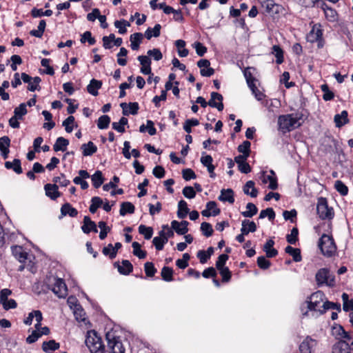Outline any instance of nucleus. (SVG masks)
<instances>
[{"mask_svg": "<svg viewBox=\"0 0 353 353\" xmlns=\"http://www.w3.org/2000/svg\"><path fill=\"white\" fill-rule=\"evenodd\" d=\"M81 149L82 150L83 155L85 157L91 156L97 151V147L92 141L83 144Z\"/></svg>", "mask_w": 353, "mask_h": 353, "instance_id": "29", "label": "nucleus"}, {"mask_svg": "<svg viewBox=\"0 0 353 353\" xmlns=\"http://www.w3.org/2000/svg\"><path fill=\"white\" fill-rule=\"evenodd\" d=\"M332 353H350V347L347 342L340 340L333 345Z\"/></svg>", "mask_w": 353, "mask_h": 353, "instance_id": "20", "label": "nucleus"}, {"mask_svg": "<svg viewBox=\"0 0 353 353\" xmlns=\"http://www.w3.org/2000/svg\"><path fill=\"white\" fill-rule=\"evenodd\" d=\"M272 53L276 58V63L281 64L283 62V51L279 46H273Z\"/></svg>", "mask_w": 353, "mask_h": 353, "instance_id": "44", "label": "nucleus"}, {"mask_svg": "<svg viewBox=\"0 0 353 353\" xmlns=\"http://www.w3.org/2000/svg\"><path fill=\"white\" fill-rule=\"evenodd\" d=\"M110 123V117L108 115H102L98 119L97 127L99 129H106L108 128Z\"/></svg>", "mask_w": 353, "mask_h": 353, "instance_id": "51", "label": "nucleus"}, {"mask_svg": "<svg viewBox=\"0 0 353 353\" xmlns=\"http://www.w3.org/2000/svg\"><path fill=\"white\" fill-rule=\"evenodd\" d=\"M45 190L46 195L50 199L55 200L60 196V193L58 191V185L56 184L48 183L45 185Z\"/></svg>", "mask_w": 353, "mask_h": 353, "instance_id": "23", "label": "nucleus"}, {"mask_svg": "<svg viewBox=\"0 0 353 353\" xmlns=\"http://www.w3.org/2000/svg\"><path fill=\"white\" fill-rule=\"evenodd\" d=\"M244 194L250 196L252 198H255L258 195V190L254 186V182L253 181H248L244 185L243 188Z\"/></svg>", "mask_w": 353, "mask_h": 353, "instance_id": "25", "label": "nucleus"}, {"mask_svg": "<svg viewBox=\"0 0 353 353\" xmlns=\"http://www.w3.org/2000/svg\"><path fill=\"white\" fill-rule=\"evenodd\" d=\"M91 180L93 184V186L95 188H99L103 183L104 178L103 176V174L101 171L97 170L95 173L91 176Z\"/></svg>", "mask_w": 353, "mask_h": 353, "instance_id": "41", "label": "nucleus"}, {"mask_svg": "<svg viewBox=\"0 0 353 353\" xmlns=\"http://www.w3.org/2000/svg\"><path fill=\"white\" fill-rule=\"evenodd\" d=\"M46 285L59 298H65L68 295V288L62 279L50 276L46 279Z\"/></svg>", "mask_w": 353, "mask_h": 353, "instance_id": "4", "label": "nucleus"}, {"mask_svg": "<svg viewBox=\"0 0 353 353\" xmlns=\"http://www.w3.org/2000/svg\"><path fill=\"white\" fill-rule=\"evenodd\" d=\"M241 232L243 234H248L250 232H254L256 230V225L254 221L245 219L242 221Z\"/></svg>", "mask_w": 353, "mask_h": 353, "instance_id": "24", "label": "nucleus"}, {"mask_svg": "<svg viewBox=\"0 0 353 353\" xmlns=\"http://www.w3.org/2000/svg\"><path fill=\"white\" fill-rule=\"evenodd\" d=\"M27 114L26 104L21 103L18 107L14 108V114L16 117L22 119V117Z\"/></svg>", "mask_w": 353, "mask_h": 353, "instance_id": "58", "label": "nucleus"}, {"mask_svg": "<svg viewBox=\"0 0 353 353\" xmlns=\"http://www.w3.org/2000/svg\"><path fill=\"white\" fill-rule=\"evenodd\" d=\"M199 124V121L196 119H188L183 125V129L186 132L190 133L192 132L191 127L196 126Z\"/></svg>", "mask_w": 353, "mask_h": 353, "instance_id": "55", "label": "nucleus"}, {"mask_svg": "<svg viewBox=\"0 0 353 353\" xmlns=\"http://www.w3.org/2000/svg\"><path fill=\"white\" fill-rule=\"evenodd\" d=\"M41 79L39 77H35L33 78L31 83L28 84V90L30 92H34L35 90H40L41 86L39 83H41Z\"/></svg>", "mask_w": 353, "mask_h": 353, "instance_id": "53", "label": "nucleus"}, {"mask_svg": "<svg viewBox=\"0 0 353 353\" xmlns=\"http://www.w3.org/2000/svg\"><path fill=\"white\" fill-rule=\"evenodd\" d=\"M139 232L143 234L145 239H150L153 234V229L151 227H147L144 225L139 226Z\"/></svg>", "mask_w": 353, "mask_h": 353, "instance_id": "48", "label": "nucleus"}, {"mask_svg": "<svg viewBox=\"0 0 353 353\" xmlns=\"http://www.w3.org/2000/svg\"><path fill=\"white\" fill-rule=\"evenodd\" d=\"M114 26L119 29V32L121 34L127 32L126 26H130V23L125 19L114 21Z\"/></svg>", "mask_w": 353, "mask_h": 353, "instance_id": "52", "label": "nucleus"}, {"mask_svg": "<svg viewBox=\"0 0 353 353\" xmlns=\"http://www.w3.org/2000/svg\"><path fill=\"white\" fill-rule=\"evenodd\" d=\"M5 167L8 170H12L18 174H21L23 172L21 166V161L18 159H14L12 162L6 161L5 163Z\"/></svg>", "mask_w": 353, "mask_h": 353, "instance_id": "31", "label": "nucleus"}, {"mask_svg": "<svg viewBox=\"0 0 353 353\" xmlns=\"http://www.w3.org/2000/svg\"><path fill=\"white\" fill-rule=\"evenodd\" d=\"M188 222L187 221H182L179 222L177 221H172L171 222V227L175 232L180 235L185 234L188 231Z\"/></svg>", "mask_w": 353, "mask_h": 353, "instance_id": "13", "label": "nucleus"}, {"mask_svg": "<svg viewBox=\"0 0 353 353\" xmlns=\"http://www.w3.org/2000/svg\"><path fill=\"white\" fill-rule=\"evenodd\" d=\"M246 208L248 210L241 212V214L246 218L252 217L258 212L257 208L252 203H248L246 205Z\"/></svg>", "mask_w": 353, "mask_h": 353, "instance_id": "42", "label": "nucleus"}, {"mask_svg": "<svg viewBox=\"0 0 353 353\" xmlns=\"http://www.w3.org/2000/svg\"><path fill=\"white\" fill-rule=\"evenodd\" d=\"M189 213L188 204L184 200H181L178 203L177 216L179 219H184Z\"/></svg>", "mask_w": 353, "mask_h": 353, "instance_id": "38", "label": "nucleus"}, {"mask_svg": "<svg viewBox=\"0 0 353 353\" xmlns=\"http://www.w3.org/2000/svg\"><path fill=\"white\" fill-rule=\"evenodd\" d=\"M263 183H267L269 182L268 188L270 190H276L278 188L277 179L276 176L265 175V172L263 173L262 176Z\"/></svg>", "mask_w": 353, "mask_h": 353, "instance_id": "35", "label": "nucleus"}, {"mask_svg": "<svg viewBox=\"0 0 353 353\" xmlns=\"http://www.w3.org/2000/svg\"><path fill=\"white\" fill-rule=\"evenodd\" d=\"M134 210V205L132 203L126 201L121 204L119 213L121 216H125L127 213L133 214Z\"/></svg>", "mask_w": 353, "mask_h": 353, "instance_id": "40", "label": "nucleus"}, {"mask_svg": "<svg viewBox=\"0 0 353 353\" xmlns=\"http://www.w3.org/2000/svg\"><path fill=\"white\" fill-rule=\"evenodd\" d=\"M143 35L141 32H136L130 35V46L133 50H137L139 49V45L143 39Z\"/></svg>", "mask_w": 353, "mask_h": 353, "instance_id": "30", "label": "nucleus"}, {"mask_svg": "<svg viewBox=\"0 0 353 353\" xmlns=\"http://www.w3.org/2000/svg\"><path fill=\"white\" fill-rule=\"evenodd\" d=\"M334 121L336 127L341 128L350 122L348 113L346 110H343L341 114H337L334 117Z\"/></svg>", "mask_w": 353, "mask_h": 353, "instance_id": "19", "label": "nucleus"}, {"mask_svg": "<svg viewBox=\"0 0 353 353\" xmlns=\"http://www.w3.org/2000/svg\"><path fill=\"white\" fill-rule=\"evenodd\" d=\"M223 97L221 94L215 92L211 93V98L208 102V105L216 108L219 111L223 110Z\"/></svg>", "mask_w": 353, "mask_h": 353, "instance_id": "10", "label": "nucleus"}, {"mask_svg": "<svg viewBox=\"0 0 353 353\" xmlns=\"http://www.w3.org/2000/svg\"><path fill=\"white\" fill-rule=\"evenodd\" d=\"M334 187L336 190L343 196L347 194L348 188L341 181H336L335 182Z\"/></svg>", "mask_w": 353, "mask_h": 353, "instance_id": "60", "label": "nucleus"}, {"mask_svg": "<svg viewBox=\"0 0 353 353\" xmlns=\"http://www.w3.org/2000/svg\"><path fill=\"white\" fill-rule=\"evenodd\" d=\"M61 212L63 216L69 215L70 217H75L78 214V211L69 203H66L61 206Z\"/></svg>", "mask_w": 353, "mask_h": 353, "instance_id": "33", "label": "nucleus"}, {"mask_svg": "<svg viewBox=\"0 0 353 353\" xmlns=\"http://www.w3.org/2000/svg\"><path fill=\"white\" fill-rule=\"evenodd\" d=\"M161 26L160 24H156L153 28H148L145 32V37L150 40L152 37H158L161 33Z\"/></svg>", "mask_w": 353, "mask_h": 353, "instance_id": "36", "label": "nucleus"}, {"mask_svg": "<svg viewBox=\"0 0 353 353\" xmlns=\"http://www.w3.org/2000/svg\"><path fill=\"white\" fill-rule=\"evenodd\" d=\"M99 228L101 229L99 233V238L103 240L106 238L108 233L110 231V227L106 225L104 221H99L98 223Z\"/></svg>", "mask_w": 353, "mask_h": 353, "instance_id": "54", "label": "nucleus"}, {"mask_svg": "<svg viewBox=\"0 0 353 353\" xmlns=\"http://www.w3.org/2000/svg\"><path fill=\"white\" fill-rule=\"evenodd\" d=\"M74 122V117L73 116L68 117L63 122V125L65 127V130L67 132L70 133L73 130V123Z\"/></svg>", "mask_w": 353, "mask_h": 353, "instance_id": "61", "label": "nucleus"}, {"mask_svg": "<svg viewBox=\"0 0 353 353\" xmlns=\"http://www.w3.org/2000/svg\"><path fill=\"white\" fill-rule=\"evenodd\" d=\"M10 145V139L8 137L4 136L0 138V152H1V155L4 159H6L8 157Z\"/></svg>", "mask_w": 353, "mask_h": 353, "instance_id": "18", "label": "nucleus"}, {"mask_svg": "<svg viewBox=\"0 0 353 353\" xmlns=\"http://www.w3.org/2000/svg\"><path fill=\"white\" fill-rule=\"evenodd\" d=\"M128 119L125 117H121L119 122H114L112 123V128L119 132L123 133L125 132L124 125L128 124Z\"/></svg>", "mask_w": 353, "mask_h": 353, "instance_id": "47", "label": "nucleus"}, {"mask_svg": "<svg viewBox=\"0 0 353 353\" xmlns=\"http://www.w3.org/2000/svg\"><path fill=\"white\" fill-rule=\"evenodd\" d=\"M60 347V344L57 343L54 340H50L48 341H44L42 343V350L46 353H50L56 350H58Z\"/></svg>", "mask_w": 353, "mask_h": 353, "instance_id": "34", "label": "nucleus"}, {"mask_svg": "<svg viewBox=\"0 0 353 353\" xmlns=\"http://www.w3.org/2000/svg\"><path fill=\"white\" fill-rule=\"evenodd\" d=\"M212 157L209 154H206L204 156L203 155L201 158V162L203 166L207 168L208 171L210 173V177L214 178L215 176V174L214 172L215 167L212 164Z\"/></svg>", "mask_w": 353, "mask_h": 353, "instance_id": "16", "label": "nucleus"}, {"mask_svg": "<svg viewBox=\"0 0 353 353\" xmlns=\"http://www.w3.org/2000/svg\"><path fill=\"white\" fill-rule=\"evenodd\" d=\"M299 118L294 114L281 115L278 118L279 130L283 133L290 132L300 126Z\"/></svg>", "mask_w": 353, "mask_h": 353, "instance_id": "3", "label": "nucleus"}, {"mask_svg": "<svg viewBox=\"0 0 353 353\" xmlns=\"http://www.w3.org/2000/svg\"><path fill=\"white\" fill-rule=\"evenodd\" d=\"M102 86V82L99 80L92 79L87 86L88 92L93 96L98 95V90Z\"/></svg>", "mask_w": 353, "mask_h": 353, "instance_id": "27", "label": "nucleus"}, {"mask_svg": "<svg viewBox=\"0 0 353 353\" xmlns=\"http://www.w3.org/2000/svg\"><path fill=\"white\" fill-rule=\"evenodd\" d=\"M219 199L221 201L226 202L232 204L234 202V192L232 189H223L221 191V194L219 196Z\"/></svg>", "mask_w": 353, "mask_h": 353, "instance_id": "26", "label": "nucleus"}, {"mask_svg": "<svg viewBox=\"0 0 353 353\" xmlns=\"http://www.w3.org/2000/svg\"><path fill=\"white\" fill-rule=\"evenodd\" d=\"M210 62L208 59H201L197 62V66L201 69L200 73L203 77H211L214 70L210 67Z\"/></svg>", "mask_w": 353, "mask_h": 353, "instance_id": "9", "label": "nucleus"}, {"mask_svg": "<svg viewBox=\"0 0 353 353\" xmlns=\"http://www.w3.org/2000/svg\"><path fill=\"white\" fill-rule=\"evenodd\" d=\"M69 144V141L62 137L57 139L55 143L53 145V150L55 152L66 150L67 146Z\"/></svg>", "mask_w": 353, "mask_h": 353, "instance_id": "32", "label": "nucleus"}, {"mask_svg": "<svg viewBox=\"0 0 353 353\" xmlns=\"http://www.w3.org/2000/svg\"><path fill=\"white\" fill-rule=\"evenodd\" d=\"M285 251L292 256L294 261L299 262L302 260L300 249L288 245L285 248Z\"/></svg>", "mask_w": 353, "mask_h": 353, "instance_id": "39", "label": "nucleus"}, {"mask_svg": "<svg viewBox=\"0 0 353 353\" xmlns=\"http://www.w3.org/2000/svg\"><path fill=\"white\" fill-rule=\"evenodd\" d=\"M103 203V200L100 197H92L91 199V205L89 208L90 212L92 214L95 213L97 209L100 208Z\"/></svg>", "mask_w": 353, "mask_h": 353, "instance_id": "46", "label": "nucleus"}, {"mask_svg": "<svg viewBox=\"0 0 353 353\" xmlns=\"http://www.w3.org/2000/svg\"><path fill=\"white\" fill-rule=\"evenodd\" d=\"M81 230L85 234H89L92 231L94 232H98L95 223L88 216L83 218V224L81 226Z\"/></svg>", "mask_w": 353, "mask_h": 353, "instance_id": "15", "label": "nucleus"}, {"mask_svg": "<svg viewBox=\"0 0 353 353\" xmlns=\"http://www.w3.org/2000/svg\"><path fill=\"white\" fill-rule=\"evenodd\" d=\"M250 142L248 141H244L241 145L238 146V151L245 155H250Z\"/></svg>", "mask_w": 353, "mask_h": 353, "instance_id": "56", "label": "nucleus"}, {"mask_svg": "<svg viewBox=\"0 0 353 353\" xmlns=\"http://www.w3.org/2000/svg\"><path fill=\"white\" fill-rule=\"evenodd\" d=\"M318 246L322 254L327 258L334 256L337 253V247L332 236L323 234L319 239Z\"/></svg>", "mask_w": 353, "mask_h": 353, "instance_id": "2", "label": "nucleus"}, {"mask_svg": "<svg viewBox=\"0 0 353 353\" xmlns=\"http://www.w3.org/2000/svg\"><path fill=\"white\" fill-rule=\"evenodd\" d=\"M274 241L272 239L268 240L263 246V250L266 253V256L272 258L278 254V251L273 248Z\"/></svg>", "mask_w": 353, "mask_h": 353, "instance_id": "28", "label": "nucleus"}, {"mask_svg": "<svg viewBox=\"0 0 353 353\" xmlns=\"http://www.w3.org/2000/svg\"><path fill=\"white\" fill-rule=\"evenodd\" d=\"M121 107L123 109V114L124 115H128L129 114L135 115L139 110V104L137 102L130 103L128 105L126 103H121Z\"/></svg>", "mask_w": 353, "mask_h": 353, "instance_id": "22", "label": "nucleus"}, {"mask_svg": "<svg viewBox=\"0 0 353 353\" xmlns=\"http://www.w3.org/2000/svg\"><path fill=\"white\" fill-rule=\"evenodd\" d=\"M316 212L321 220H331L334 216V209L328 205L327 200L325 197L317 199Z\"/></svg>", "mask_w": 353, "mask_h": 353, "instance_id": "5", "label": "nucleus"}, {"mask_svg": "<svg viewBox=\"0 0 353 353\" xmlns=\"http://www.w3.org/2000/svg\"><path fill=\"white\" fill-rule=\"evenodd\" d=\"M257 265L261 269L267 270L270 268L271 263L265 256H261L257 259Z\"/></svg>", "mask_w": 353, "mask_h": 353, "instance_id": "64", "label": "nucleus"}, {"mask_svg": "<svg viewBox=\"0 0 353 353\" xmlns=\"http://www.w3.org/2000/svg\"><path fill=\"white\" fill-rule=\"evenodd\" d=\"M162 279L165 281H171L173 280V270L171 268L165 266L162 268L161 272Z\"/></svg>", "mask_w": 353, "mask_h": 353, "instance_id": "49", "label": "nucleus"}, {"mask_svg": "<svg viewBox=\"0 0 353 353\" xmlns=\"http://www.w3.org/2000/svg\"><path fill=\"white\" fill-rule=\"evenodd\" d=\"M343 301V309L344 311L353 310V299L349 300V296L346 293L342 294Z\"/></svg>", "mask_w": 353, "mask_h": 353, "instance_id": "50", "label": "nucleus"}, {"mask_svg": "<svg viewBox=\"0 0 353 353\" xmlns=\"http://www.w3.org/2000/svg\"><path fill=\"white\" fill-rule=\"evenodd\" d=\"M321 8L324 12L325 18L328 21L331 22L337 21L338 14L334 9L329 7L325 3H322Z\"/></svg>", "mask_w": 353, "mask_h": 353, "instance_id": "17", "label": "nucleus"}, {"mask_svg": "<svg viewBox=\"0 0 353 353\" xmlns=\"http://www.w3.org/2000/svg\"><path fill=\"white\" fill-rule=\"evenodd\" d=\"M332 330L333 334L336 336L346 339L347 340L352 339V336L348 334V332H345L344 328L340 325H334Z\"/></svg>", "mask_w": 353, "mask_h": 353, "instance_id": "37", "label": "nucleus"}, {"mask_svg": "<svg viewBox=\"0 0 353 353\" xmlns=\"http://www.w3.org/2000/svg\"><path fill=\"white\" fill-rule=\"evenodd\" d=\"M266 216H268L270 221L275 218V213L272 208H268L261 211L259 219H264Z\"/></svg>", "mask_w": 353, "mask_h": 353, "instance_id": "57", "label": "nucleus"}, {"mask_svg": "<svg viewBox=\"0 0 353 353\" xmlns=\"http://www.w3.org/2000/svg\"><path fill=\"white\" fill-rule=\"evenodd\" d=\"M299 231L296 228H294L291 230V233L286 236L287 241L290 244H295L297 241Z\"/></svg>", "mask_w": 353, "mask_h": 353, "instance_id": "63", "label": "nucleus"}, {"mask_svg": "<svg viewBox=\"0 0 353 353\" xmlns=\"http://www.w3.org/2000/svg\"><path fill=\"white\" fill-rule=\"evenodd\" d=\"M324 294L321 291H317L313 293L310 297V301H307V307L308 310L318 312L319 313L320 304L324 303Z\"/></svg>", "mask_w": 353, "mask_h": 353, "instance_id": "8", "label": "nucleus"}, {"mask_svg": "<svg viewBox=\"0 0 353 353\" xmlns=\"http://www.w3.org/2000/svg\"><path fill=\"white\" fill-rule=\"evenodd\" d=\"M307 41L310 43H317V47L322 48L325 41L323 39V30L320 24L314 25L307 35Z\"/></svg>", "mask_w": 353, "mask_h": 353, "instance_id": "6", "label": "nucleus"}, {"mask_svg": "<svg viewBox=\"0 0 353 353\" xmlns=\"http://www.w3.org/2000/svg\"><path fill=\"white\" fill-rule=\"evenodd\" d=\"M144 268L146 276L149 277L153 276L157 272V270L152 262H146L144 265Z\"/></svg>", "mask_w": 353, "mask_h": 353, "instance_id": "62", "label": "nucleus"}, {"mask_svg": "<svg viewBox=\"0 0 353 353\" xmlns=\"http://www.w3.org/2000/svg\"><path fill=\"white\" fill-rule=\"evenodd\" d=\"M12 253L13 256L21 263H26L28 260V253L25 252L21 246L14 245L12 246Z\"/></svg>", "mask_w": 353, "mask_h": 353, "instance_id": "11", "label": "nucleus"}, {"mask_svg": "<svg viewBox=\"0 0 353 353\" xmlns=\"http://www.w3.org/2000/svg\"><path fill=\"white\" fill-rule=\"evenodd\" d=\"M316 345L315 340L307 337L299 345L301 353H312V348Z\"/></svg>", "mask_w": 353, "mask_h": 353, "instance_id": "14", "label": "nucleus"}, {"mask_svg": "<svg viewBox=\"0 0 353 353\" xmlns=\"http://www.w3.org/2000/svg\"><path fill=\"white\" fill-rule=\"evenodd\" d=\"M323 308L322 310H319V314H323L327 310L332 309L337 311H341V305L330 301H325L322 305Z\"/></svg>", "mask_w": 353, "mask_h": 353, "instance_id": "43", "label": "nucleus"}, {"mask_svg": "<svg viewBox=\"0 0 353 353\" xmlns=\"http://www.w3.org/2000/svg\"><path fill=\"white\" fill-rule=\"evenodd\" d=\"M316 281L319 286L325 284L327 286L333 287L335 284L334 277L330 274V271L327 268H321L317 272Z\"/></svg>", "mask_w": 353, "mask_h": 353, "instance_id": "7", "label": "nucleus"}, {"mask_svg": "<svg viewBox=\"0 0 353 353\" xmlns=\"http://www.w3.org/2000/svg\"><path fill=\"white\" fill-rule=\"evenodd\" d=\"M105 338L108 343L106 348L101 338L95 332H88L85 343L91 353H125V348L117 331H108Z\"/></svg>", "mask_w": 353, "mask_h": 353, "instance_id": "1", "label": "nucleus"}, {"mask_svg": "<svg viewBox=\"0 0 353 353\" xmlns=\"http://www.w3.org/2000/svg\"><path fill=\"white\" fill-rule=\"evenodd\" d=\"M133 248V254L139 259H145L146 257V252L141 249V245L138 242H133L132 244Z\"/></svg>", "mask_w": 353, "mask_h": 353, "instance_id": "45", "label": "nucleus"}, {"mask_svg": "<svg viewBox=\"0 0 353 353\" xmlns=\"http://www.w3.org/2000/svg\"><path fill=\"white\" fill-rule=\"evenodd\" d=\"M141 68V72L144 74H152L151 60L148 56L141 55L138 57Z\"/></svg>", "mask_w": 353, "mask_h": 353, "instance_id": "12", "label": "nucleus"}, {"mask_svg": "<svg viewBox=\"0 0 353 353\" xmlns=\"http://www.w3.org/2000/svg\"><path fill=\"white\" fill-rule=\"evenodd\" d=\"M201 230L202 231L203 234L207 237L212 236L213 233V229L211 224L207 222H203L201 223Z\"/></svg>", "mask_w": 353, "mask_h": 353, "instance_id": "59", "label": "nucleus"}, {"mask_svg": "<svg viewBox=\"0 0 353 353\" xmlns=\"http://www.w3.org/2000/svg\"><path fill=\"white\" fill-rule=\"evenodd\" d=\"M114 265L117 266L119 272L123 275H128L133 270V266L128 260H123L121 265H119L118 263H115Z\"/></svg>", "mask_w": 353, "mask_h": 353, "instance_id": "21", "label": "nucleus"}]
</instances>
